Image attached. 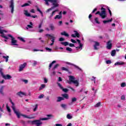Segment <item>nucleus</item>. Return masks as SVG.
Instances as JSON below:
<instances>
[{"label":"nucleus","instance_id":"09e8293b","mask_svg":"<svg viewBox=\"0 0 126 126\" xmlns=\"http://www.w3.org/2000/svg\"><path fill=\"white\" fill-rule=\"evenodd\" d=\"M18 38L19 39V40H20V41H22V42H25V40H24L23 38L18 37Z\"/></svg>","mask_w":126,"mask_h":126},{"label":"nucleus","instance_id":"6ab92c4d","mask_svg":"<svg viewBox=\"0 0 126 126\" xmlns=\"http://www.w3.org/2000/svg\"><path fill=\"white\" fill-rule=\"evenodd\" d=\"M31 4V1H29L28 3H26L24 4L23 5H22V7H24L25 6H28Z\"/></svg>","mask_w":126,"mask_h":126},{"label":"nucleus","instance_id":"603ef678","mask_svg":"<svg viewBox=\"0 0 126 126\" xmlns=\"http://www.w3.org/2000/svg\"><path fill=\"white\" fill-rule=\"evenodd\" d=\"M23 82H24L25 84H27L28 83V80H22Z\"/></svg>","mask_w":126,"mask_h":126},{"label":"nucleus","instance_id":"f257e3e1","mask_svg":"<svg viewBox=\"0 0 126 126\" xmlns=\"http://www.w3.org/2000/svg\"><path fill=\"white\" fill-rule=\"evenodd\" d=\"M4 33H7V31L5 30H1V28H0V34H1V36L2 38L4 39H6V40H8L9 38H11V46H18L17 44V40L15 39V38L13 37L12 35L11 34H7L6 35Z\"/></svg>","mask_w":126,"mask_h":126},{"label":"nucleus","instance_id":"5701e85b","mask_svg":"<svg viewBox=\"0 0 126 126\" xmlns=\"http://www.w3.org/2000/svg\"><path fill=\"white\" fill-rule=\"evenodd\" d=\"M61 35H62L63 36H65V37H69V35L66 33V32H61Z\"/></svg>","mask_w":126,"mask_h":126},{"label":"nucleus","instance_id":"a19ab883","mask_svg":"<svg viewBox=\"0 0 126 126\" xmlns=\"http://www.w3.org/2000/svg\"><path fill=\"white\" fill-rule=\"evenodd\" d=\"M61 107L63 108V109H66V105L64 104H61Z\"/></svg>","mask_w":126,"mask_h":126},{"label":"nucleus","instance_id":"052dcab7","mask_svg":"<svg viewBox=\"0 0 126 126\" xmlns=\"http://www.w3.org/2000/svg\"><path fill=\"white\" fill-rule=\"evenodd\" d=\"M30 17H32V18H37V15H34V16L31 15Z\"/></svg>","mask_w":126,"mask_h":126},{"label":"nucleus","instance_id":"2eb2a0df","mask_svg":"<svg viewBox=\"0 0 126 126\" xmlns=\"http://www.w3.org/2000/svg\"><path fill=\"white\" fill-rule=\"evenodd\" d=\"M124 64H126V63L123 62H117L114 64L115 65H124Z\"/></svg>","mask_w":126,"mask_h":126},{"label":"nucleus","instance_id":"a878e982","mask_svg":"<svg viewBox=\"0 0 126 126\" xmlns=\"http://www.w3.org/2000/svg\"><path fill=\"white\" fill-rule=\"evenodd\" d=\"M49 28L52 31H54V30L55 29V26H54L53 24H50L49 25Z\"/></svg>","mask_w":126,"mask_h":126},{"label":"nucleus","instance_id":"39448f33","mask_svg":"<svg viewBox=\"0 0 126 126\" xmlns=\"http://www.w3.org/2000/svg\"><path fill=\"white\" fill-rule=\"evenodd\" d=\"M74 77L73 76H69V80L70 82H68L69 84H71L72 82V83L75 84L76 86H78V85L79 84V83H78V81L77 80H74Z\"/></svg>","mask_w":126,"mask_h":126},{"label":"nucleus","instance_id":"b1692460","mask_svg":"<svg viewBox=\"0 0 126 126\" xmlns=\"http://www.w3.org/2000/svg\"><path fill=\"white\" fill-rule=\"evenodd\" d=\"M112 21L113 18H111L110 20L103 21V23H104V24H106V23H108V22H112Z\"/></svg>","mask_w":126,"mask_h":126},{"label":"nucleus","instance_id":"4d7b16f0","mask_svg":"<svg viewBox=\"0 0 126 126\" xmlns=\"http://www.w3.org/2000/svg\"><path fill=\"white\" fill-rule=\"evenodd\" d=\"M44 83H48V79H47V78H44Z\"/></svg>","mask_w":126,"mask_h":126},{"label":"nucleus","instance_id":"4c0bfd02","mask_svg":"<svg viewBox=\"0 0 126 126\" xmlns=\"http://www.w3.org/2000/svg\"><path fill=\"white\" fill-rule=\"evenodd\" d=\"M59 64H56L54 65V66L52 68V70L54 71L58 66H59Z\"/></svg>","mask_w":126,"mask_h":126},{"label":"nucleus","instance_id":"cd10ccee","mask_svg":"<svg viewBox=\"0 0 126 126\" xmlns=\"http://www.w3.org/2000/svg\"><path fill=\"white\" fill-rule=\"evenodd\" d=\"M57 63V61H53L49 65V69H51V68H52V66H53V64L54 63Z\"/></svg>","mask_w":126,"mask_h":126},{"label":"nucleus","instance_id":"37998d69","mask_svg":"<svg viewBox=\"0 0 126 126\" xmlns=\"http://www.w3.org/2000/svg\"><path fill=\"white\" fill-rule=\"evenodd\" d=\"M31 29V28H33V27H32V26L30 25H27V27L26 28L27 30H28V29Z\"/></svg>","mask_w":126,"mask_h":126},{"label":"nucleus","instance_id":"69168bd1","mask_svg":"<svg viewBox=\"0 0 126 126\" xmlns=\"http://www.w3.org/2000/svg\"><path fill=\"white\" fill-rule=\"evenodd\" d=\"M5 126H10V124L9 123H6L5 124Z\"/></svg>","mask_w":126,"mask_h":126},{"label":"nucleus","instance_id":"13d9d810","mask_svg":"<svg viewBox=\"0 0 126 126\" xmlns=\"http://www.w3.org/2000/svg\"><path fill=\"white\" fill-rule=\"evenodd\" d=\"M126 99V97L125 96V95H122L121 96V99L122 100H125Z\"/></svg>","mask_w":126,"mask_h":126},{"label":"nucleus","instance_id":"f3484780","mask_svg":"<svg viewBox=\"0 0 126 126\" xmlns=\"http://www.w3.org/2000/svg\"><path fill=\"white\" fill-rule=\"evenodd\" d=\"M94 43L95 44L94 45V50H98V48L97 47H99L100 43L97 41H95Z\"/></svg>","mask_w":126,"mask_h":126},{"label":"nucleus","instance_id":"6e6d98bb","mask_svg":"<svg viewBox=\"0 0 126 126\" xmlns=\"http://www.w3.org/2000/svg\"><path fill=\"white\" fill-rule=\"evenodd\" d=\"M71 42H72V43H77V42H76V41H75V40L73 39H71Z\"/></svg>","mask_w":126,"mask_h":126},{"label":"nucleus","instance_id":"bb28decb","mask_svg":"<svg viewBox=\"0 0 126 126\" xmlns=\"http://www.w3.org/2000/svg\"><path fill=\"white\" fill-rule=\"evenodd\" d=\"M63 100H64V98H63V97L60 96L58 97L57 102H61V101H63Z\"/></svg>","mask_w":126,"mask_h":126},{"label":"nucleus","instance_id":"79ce46f5","mask_svg":"<svg viewBox=\"0 0 126 126\" xmlns=\"http://www.w3.org/2000/svg\"><path fill=\"white\" fill-rule=\"evenodd\" d=\"M66 51H68V52H71L72 51V49L70 47H66Z\"/></svg>","mask_w":126,"mask_h":126},{"label":"nucleus","instance_id":"473e14b6","mask_svg":"<svg viewBox=\"0 0 126 126\" xmlns=\"http://www.w3.org/2000/svg\"><path fill=\"white\" fill-rule=\"evenodd\" d=\"M98 20L99 19L97 17L94 18V21L97 24H100Z\"/></svg>","mask_w":126,"mask_h":126},{"label":"nucleus","instance_id":"864d4df0","mask_svg":"<svg viewBox=\"0 0 126 126\" xmlns=\"http://www.w3.org/2000/svg\"><path fill=\"white\" fill-rule=\"evenodd\" d=\"M59 41L60 42H63V41H64V38H63V37H61L59 38Z\"/></svg>","mask_w":126,"mask_h":126},{"label":"nucleus","instance_id":"de8ad7c7","mask_svg":"<svg viewBox=\"0 0 126 126\" xmlns=\"http://www.w3.org/2000/svg\"><path fill=\"white\" fill-rule=\"evenodd\" d=\"M107 64H110V63H112V62L111 61V60H107L106 62Z\"/></svg>","mask_w":126,"mask_h":126},{"label":"nucleus","instance_id":"8fccbe9b","mask_svg":"<svg viewBox=\"0 0 126 126\" xmlns=\"http://www.w3.org/2000/svg\"><path fill=\"white\" fill-rule=\"evenodd\" d=\"M107 9L109 12V14H110V16H112V11H111V10L110 9V8H109L108 7H107Z\"/></svg>","mask_w":126,"mask_h":126},{"label":"nucleus","instance_id":"f704fd0d","mask_svg":"<svg viewBox=\"0 0 126 126\" xmlns=\"http://www.w3.org/2000/svg\"><path fill=\"white\" fill-rule=\"evenodd\" d=\"M62 16H60L59 15H57L56 16V17L54 18V19H61L62 18Z\"/></svg>","mask_w":126,"mask_h":126},{"label":"nucleus","instance_id":"c03bdc74","mask_svg":"<svg viewBox=\"0 0 126 126\" xmlns=\"http://www.w3.org/2000/svg\"><path fill=\"white\" fill-rule=\"evenodd\" d=\"M50 119V118H44L40 119V120L41 121H47Z\"/></svg>","mask_w":126,"mask_h":126},{"label":"nucleus","instance_id":"72a5a7b5","mask_svg":"<svg viewBox=\"0 0 126 126\" xmlns=\"http://www.w3.org/2000/svg\"><path fill=\"white\" fill-rule=\"evenodd\" d=\"M55 14H56V12H55V11H53L52 14H51L50 16L49 17V19H51V18H52L53 16L55 15Z\"/></svg>","mask_w":126,"mask_h":126},{"label":"nucleus","instance_id":"e433bc0d","mask_svg":"<svg viewBox=\"0 0 126 126\" xmlns=\"http://www.w3.org/2000/svg\"><path fill=\"white\" fill-rule=\"evenodd\" d=\"M62 45H63L64 46H67L68 45V42H61Z\"/></svg>","mask_w":126,"mask_h":126},{"label":"nucleus","instance_id":"0eeeda50","mask_svg":"<svg viewBox=\"0 0 126 126\" xmlns=\"http://www.w3.org/2000/svg\"><path fill=\"white\" fill-rule=\"evenodd\" d=\"M0 73L1 75H2V77H3V78H4V79L9 80V79H11V76L8 74L4 75L3 74V72H2V68H0Z\"/></svg>","mask_w":126,"mask_h":126},{"label":"nucleus","instance_id":"58836bf2","mask_svg":"<svg viewBox=\"0 0 126 126\" xmlns=\"http://www.w3.org/2000/svg\"><path fill=\"white\" fill-rule=\"evenodd\" d=\"M66 118L67 119H68V120H71V119H72V116H71L70 114H67Z\"/></svg>","mask_w":126,"mask_h":126},{"label":"nucleus","instance_id":"412c9836","mask_svg":"<svg viewBox=\"0 0 126 126\" xmlns=\"http://www.w3.org/2000/svg\"><path fill=\"white\" fill-rule=\"evenodd\" d=\"M24 14L26 15V16H28V17H30L31 16V14L30 13H28V11L25 10L24 11Z\"/></svg>","mask_w":126,"mask_h":126},{"label":"nucleus","instance_id":"e2e57ef3","mask_svg":"<svg viewBox=\"0 0 126 126\" xmlns=\"http://www.w3.org/2000/svg\"><path fill=\"white\" fill-rule=\"evenodd\" d=\"M58 81H63V79H62V77H59Z\"/></svg>","mask_w":126,"mask_h":126},{"label":"nucleus","instance_id":"dca6fc26","mask_svg":"<svg viewBox=\"0 0 126 126\" xmlns=\"http://www.w3.org/2000/svg\"><path fill=\"white\" fill-rule=\"evenodd\" d=\"M77 99L76 97H73L71 99V102L68 103V105L71 106L73 104V102H76Z\"/></svg>","mask_w":126,"mask_h":126},{"label":"nucleus","instance_id":"6e6552de","mask_svg":"<svg viewBox=\"0 0 126 126\" xmlns=\"http://www.w3.org/2000/svg\"><path fill=\"white\" fill-rule=\"evenodd\" d=\"M77 41L78 42V44H79L80 46H78L76 47V49L77 52H79V51H81L82 50V44H81L80 40L77 39Z\"/></svg>","mask_w":126,"mask_h":126},{"label":"nucleus","instance_id":"ddd939ff","mask_svg":"<svg viewBox=\"0 0 126 126\" xmlns=\"http://www.w3.org/2000/svg\"><path fill=\"white\" fill-rule=\"evenodd\" d=\"M107 49L108 50H111L112 49V41L111 40L109 41L107 43V46H106Z\"/></svg>","mask_w":126,"mask_h":126},{"label":"nucleus","instance_id":"f8f14e48","mask_svg":"<svg viewBox=\"0 0 126 126\" xmlns=\"http://www.w3.org/2000/svg\"><path fill=\"white\" fill-rule=\"evenodd\" d=\"M26 65H27L26 63H24L23 64H21L19 67V71H22Z\"/></svg>","mask_w":126,"mask_h":126},{"label":"nucleus","instance_id":"4468645a","mask_svg":"<svg viewBox=\"0 0 126 126\" xmlns=\"http://www.w3.org/2000/svg\"><path fill=\"white\" fill-rule=\"evenodd\" d=\"M17 95H18L20 97H23V96H26V93L20 92L17 94Z\"/></svg>","mask_w":126,"mask_h":126},{"label":"nucleus","instance_id":"4be33fe9","mask_svg":"<svg viewBox=\"0 0 126 126\" xmlns=\"http://www.w3.org/2000/svg\"><path fill=\"white\" fill-rule=\"evenodd\" d=\"M67 64H70L71 65H73V66H75L76 68H78V69H79L80 70H81V69L78 67V66H77L76 65H74V64H72L70 63H66Z\"/></svg>","mask_w":126,"mask_h":126},{"label":"nucleus","instance_id":"bf43d9fd","mask_svg":"<svg viewBox=\"0 0 126 126\" xmlns=\"http://www.w3.org/2000/svg\"><path fill=\"white\" fill-rule=\"evenodd\" d=\"M69 47H74V44H72V43H70V44H69Z\"/></svg>","mask_w":126,"mask_h":126},{"label":"nucleus","instance_id":"c9c22d12","mask_svg":"<svg viewBox=\"0 0 126 126\" xmlns=\"http://www.w3.org/2000/svg\"><path fill=\"white\" fill-rule=\"evenodd\" d=\"M74 32L75 33L76 37H77L78 38H79L80 37V34L77 32V31H74Z\"/></svg>","mask_w":126,"mask_h":126},{"label":"nucleus","instance_id":"1a4fd4ad","mask_svg":"<svg viewBox=\"0 0 126 126\" xmlns=\"http://www.w3.org/2000/svg\"><path fill=\"white\" fill-rule=\"evenodd\" d=\"M10 7L11 8V13H13L14 11V3L13 2V0H11Z\"/></svg>","mask_w":126,"mask_h":126},{"label":"nucleus","instance_id":"aec40b11","mask_svg":"<svg viewBox=\"0 0 126 126\" xmlns=\"http://www.w3.org/2000/svg\"><path fill=\"white\" fill-rule=\"evenodd\" d=\"M3 89H4V86H2L0 88V93L1 95H3Z\"/></svg>","mask_w":126,"mask_h":126},{"label":"nucleus","instance_id":"423d86ee","mask_svg":"<svg viewBox=\"0 0 126 126\" xmlns=\"http://www.w3.org/2000/svg\"><path fill=\"white\" fill-rule=\"evenodd\" d=\"M45 36L46 37H48L51 42H52V43L50 44V46H53V45H54V44H55V40H56V37L54 36V35L53 34H45Z\"/></svg>","mask_w":126,"mask_h":126},{"label":"nucleus","instance_id":"9b49d317","mask_svg":"<svg viewBox=\"0 0 126 126\" xmlns=\"http://www.w3.org/2000/svg\"><path fill=\"white\" fill-rule=\"evenodd\" d=\"M57 84L59 87H60V88L62 89L63 91V92H65V93H66L68 92V90L67 89H63V86H62V85L60 83L57 82Z\"/></svg>","mask_w":126,"mask_h":126},{"label":"nucleus","instance_id":"338daca9","mask_svg":"<svg viewBox=\"0 0 126 126\" xmlns=\"http://www.w3.org/2000/svg\"><path fill=\"white\" fill-rule=\"evenodd\" d=\"M37 64V62L36 61H33V65H36Z\"/></svg>","mask_w":126,"mask_h":126},{"label":"nucleus","instance_id":"ea45409f","mask_svg":"<svg viewBox=\"0 0 126 126\" xmlns=\"http://www.w3.org/2000/svg\"><path fill=\"white\" fill-rule=\"evenodd\" d=\"M100 105H101V102H98L96 105H94V107L95 108H98L100 107Z\"/></svg>","mask_w":126,"mask_h":126},{"label":"nucleus","instance_id":"a18cd8bd","mask_svg":"<svg viewBox=\"0 0 126 126\" xmlns=\"http://www.w3.org/2000/svg\"><path fill=\"white\" fill-rule=\"evenodd\" d=\"M121 86L122 87H123V88L126 87V83H125V82L122 83L121 84Z\"/></svg>","mask_w":126,"mask_h":126},{"label":"nucleus","instance_id":"0e129e2a","mask_svg":"<svg viewBox=\"0 0 126 126\" xmlns=\"http://www.w3.org/2000/svg\"><path fill=\"white\" fill-rule=\"evenodd\" d=\"M97 11V8H94L93 11H92V13H94V12H95V11Z\"/></svg>","mask_w":126,"mask_h":126},{"label":"nucleus","instance_id":"2f4dec72","mask_svg":"<svg viewBox=\"0 0 126 126\" xmlns=\"http://www.w3.org/2000/svg\"><path fill=\"white\" fill-rule=\"evenodd\" d=\"M116 55V51L115 50H113L111 52V56L112 57H115Z\"/></svg>","mask_w":126,"mask_h":126},{"label":"nucleus","instance_id":"a211bd4d","mask_svg":"<svg viewBox=\"0 0 126 126\" xmlns=\"http://www.w3.org/2000/svg\"><path fill=\"white\" fill-rule=\"evenodd\" d=\"M62 97H63V99H68V98H69V96H68V94H63L62 95Z\"/></svg>","mask_w":126,"mask_h":126},{"label":"nucleus","instance_id":"20e7f679","mask_svg":"<svg viewBox=\"0 0 126 126\" xmlns=\"http://www.w3.org/2000/svg\"><path fill=\"white\" fill-rule=\"evenodd\" d=\"M101 12H100L99 11H97L95 13V14H99V15L101 16V18H102V19H104V18H106V17H107V14L106 13V9H105L104 7H102L101 8Z\"/></svg>","mask_w":126,"mask_h":126},{"label":"nucleus","instance_id":"7ed1b4c3","mask_svg":"<svg viewBox=\"0 0 126 126\" xmlns=\"http://www.w3.org/2000/svg\"><path fill=\"white\" fill-rule=\"evenodd\" d=\"M10 102L12 104L11 108L18 119H20V116L24 117V118H27V119H33V118L28 117L27 116L24 114H21L19 112H17L16 111V109H15V105L14 104V103L12 102V100L11 99H10Z\"/></svg>","mask_w":126,"mask_h":126},{"label":"nucleus","instance_id":"680f3d73","mask_svg":"<svg viewBox=\"0 0 126 126\" xmlns=\"http://www.w3.org/2000/svg\"><path fill=\"white\" fill-rule=\"evenodd\" d=\"M42 24H43L42 23H41L39 26H38V28L40 29L41 28V27H42Z\"/></svg>","mask_w":126,"mask_h":126},{"label":"nucleus","instance_id":"7c9ffc66","mask_svg":"<svg viewBox=\"0 0 126 126\" xmlns=\"http://www.w3.org/2000/svg\"><path fill=\"white\" fill-rule=\"evenodd\" d=\"M33 112H36L37 111V109H38V104H36L35 106H33Z\"/></svg>","mask_w":126,"mask_h":126},{"label":"nucleus","instance_id":"49530a36","mask_svg":"<svg viewBox=\"0 0 126 126\" xmlns=\"http://www.w3.org/2000/svg\"><path fill=\"white\" fill-rule=\"evenodd\" d=\"M45 50H46V51H47L48 52H52V49L49 48L48 47H46Z\"/></svg>","mask_w":126,"mask_h":126},{"label":"nucleus","instance_id":"774afa93","mask_svg":"<svg viewBox=\"0 0 126 126\" xmlns=\"http://www.w3.org/2000/svg\"><path fill=\"white\" fill-rule=\"evenodd\" d=\"M56 126H63V125L62 124H57L56 125Z\"/></svg>","mask_w":126,"mask_h":126},{"label":"nucleus","instance_id":"f03ea898","mask_svg":"<svg viewBox=\"0 0 126 126\" xmlns=\"http://www.w3.org/2000/svg\"><path fill=\"white\" fill-rule=\"evenodd\" d=\"M45 1V4L46 5H50V4L49 3V1L50 2H51L52 3V5L53 6L51 7L50 8H49L47 10V12H49V11H50V10H53L54 8H56V7H58L59 6V4L58 3V0H44Z\"/></svg>","mask_w":126,"mask_h":126},{"label":"nucleus","instance_id":"393cba45","mask_svg":"<svg viewBox=\"0 0 126 126\" xmlns=\"http://www.w3.org/2000/svg\"><path fill=\"white\" fill-rule=\"evenodd\" d=\"M3 59H4L5 60L6 63H7L8 62V59L9 58V56H2Z\"/></svg>","mask_w":126,"mask_h":126},{"label":"nucleus","instance_id":"5fc2aeb1","mask_svg":"<svg viewBox=\"0 0 126 126\" xmlns=\"http://www.w3.org/2000/svg\"><path fill=\"white\" fill-rule=\"evenodd\" d=\"M44 97V94H40L39 96H38V98L39 99H42V98H43Z\"/></svg>","mask_w":126,"mask_h":126},{"label":"nucleus","instance_id":"c85d7f7f","mask_svg":"<svg viewBox=\"0 0 126 126\" xmlns=\"http://www.w3.org/2000/svg\"><path fill=\"white\" fill-rule=\"evenodd\" d=\"M46 87V85L45 84H42L40 86V87L39 88V90L41 91L42 90V89H44V88H45Z\"/></svg>","mask_w":126,"mask_h":126},{"label":"nucleus","instance_id":"3c124183","mask_svg":"<svg viewBox=\"0 0 126 126\" xmlns=\"http://www.w3.org/2000/svg\"><path fill=\"white\" fill-rule=\"evenodd\" d=\"M62 70H65V71H68V69H67L66 68L64 67H63L62 68Z\"/></svg>","mask_w":126,"mask_h":126},{"label":"nucleus","instance_id":"9d476101","mask_svg":"<svg viewBox=\"0 0 126 126\" xmlns=\"http://www.w3.org/2000/svg\"><path fill=\"white\" fill-rule=\"evenodd\" d=\"M32 124L36 126H41L42 125V122H41V121L40 120H35L32 121Z\"/></svg>","mask_w":126,"mask_h":126},{"label":"nucleus","instance_id":"c756f323","mask_svg":"<svg viewBox=\"0 0 126 126\" xmlns=\"http://www.w3.org/2000/svg\"><path fill=\"white\" fill-rule=\"evenodd\" d=\"M6 108L7 111L9 113H10V112H11V109H10V108H9V106H8V104H6Z\"/></svg>","mask_w":126,"mask_h":126}]
</instances>
